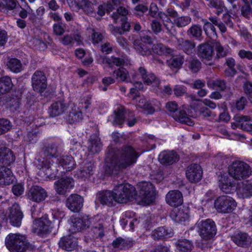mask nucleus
<instances>
[{
  "mask_svg": "<svg viewBox=\"0 0 252 252\" xmlns=\"http://www.w3.org/2000/svg\"><path fill=\"white\" fill-rule=\"evenodd\" d=\"M234 119L241 129L252 132V121L250 116L237 115Z\"/></svg>",
  "mask_w": 252,
  "mask_h": 252,
  "instance_id": "c9c22d12",
  "label": "nucleus"
},
{
  "mask_svg": "<svg viewBox=\"0 0 252 252\" xmlns=\"http://www.w3.org/2000/svg\"><path fill=\"white\" fill-rule=\"evenodd\" d=\"M89 32L92 33L91 38L94 44H97L102 41L104 38L103 34L97 32L94 28H89L88 29Z\"/></svg>",
  "mask_w": 252,
  "mask_h": 252,
  "instance_id": "4d7b16f0",
  "label": "nucleus"
},
{
  "mask_svg": "<svg viewBox=\"0 0 252 252\" xmlns=\"http://www.w3.org/2000/svg\"><path fill=\"white\" fill-rule=\"evenodd\" d=\"M138 72L141 75L144 83L147 85H152L153 86L158 87L160 84L159 79L153 73H148L144 67H140Z\"/></svg>",
  "mask_w": 252,
  "mask_h": 252,
  "instance_id": "b1692460",
  "label": "nucleus"
},
{
  "mask_svg": "<svg viewBox=\"0 0 252 252\" xmlns=\"http://www.w3.org/2000/svg\"><path fill=\"white\" fill-rule=\"evenodd\" d=\"M187 34L190 38L197 40L201 41L203 39L202 28L198 24L192 25L188 30Z\"/></svg>",
  "mask_w": 252,
  "mask_h": 252,
  "instance_id": "c03bdc74",
  "label": "nucleus"
},
{
  "mask_svg": "<svg viewBox=\"0 0 252 252\" xmlns=\"http://www.w3.org/2000/svg\"><path fill=\"white\" fill-rule=\"evenodd\" d=\"M164 25L168 32L171 35L174 36L177 34V31L175 26L176 25L174 24V22H172L170 19L167 21V23L164 24Z\"/></svg>",
  "mask_w": 252,
  "mask_h": 252,
  "instance_id": "338daca9",
  "label": "nucleus"
},
{
  "mask_svg": "<svg viewBox=\"0 0 252 252\" xmlns=\"http://www.w3.org/2000/svg\"><path fill=\"white\" fill-rule=\"evenodd\" d=\"M191 22V18L188 16L177 17L174 20V24L178 28H183L189 25Z\"/></svg>",
  "mask_w": 252,
  "mask_h": 252,
  "instance_id": "6e6d98bb",
  "label": "nucleus"
},
{
  "mask_svg": "<svg viewBox=\"0 0 252 252\" xmlns=\"http://www.w3.org/2000/svg\"><path fill=\"white\" fill-rule=\"evenodd\" d=\"M82 119V113L80 111L72 110L68 115V121L70 123L80 122Z\"/></svg>",
  "mask_w": 252,
  "mask_h": 252,
  "instance_id": "052dcab7",
  "label": "nucleus"
},
{
  "mask_svg": "<svg viewBox=\"0 0 252 252\" xmlns=\"http://www.w3.org/2000/svg\"><path fill=\"white\" fill-rule=\"evenodd\" d=\"M166 110L168 111L170 115L176 121H179L181 123L185 124L189 126H192L193 122L187 116L185 111L179 110L177 103L175 101H170L166 104Z\"/></svg>",
  "mask_w": 252,
  "mask_h": 252,
  "instance_id": "0eeeda50",
  "label": "nucleus"
},
{
  "mask_svg": "<svg viewBox=\"0 0 252 252\" xmlns=\"http://www.w3.org/2000/svg\"><path fill=\"white\" fill-rule=\"evenodd\" d=\"M207 2V6L210 8H214L216 10V14L219 15L221 13L225 5L222 0H205Z\"/></svg>",
  "mask_w": 252,
  "mask_h": 252,
  "instance_id": "8fccbe9b",
  "label": "nucleus"
},
{
  "mask_svg": "<svg viewBox=\"0 0 252 252\" xmlns=\"http://www.w3.org/2000/svg\"><path fill=\"white\" fill-rule=\"evenodd\" d=\"M201 68V63L196 58H192L189 62V68L192 73L198 72Z\"/></svg>",
  "mask_w": 252,
  "mask_h": 252,
  "instance_id": "bf43d9fd",
  "label": "nucleus"
},
{
  "mask_svg": "<svg viewBox=\"0 0 252 252\" xmlns=\"http://www.w3.org/2000/svg\"><path fill=\"white\" fill-rule=\"evenodd\" d=\"M184 62V58L183 55H179L173 57L169 62V65L170 67L180 68Z\"/></svg>",
  "mask_w": 252,
  "mask_h": 252,
  "instance_id": "13d9d810",
  "label": "nucleus"
},
{
  "mask_svg": "<svg viewBox=\"0 0 252 252\" xmlns=\"http://www.w3.org/2000/svg\"><path fill=\"white\" fill-rule=\"evenodd\" d=\"M8 68L15 73H18L22 70V64L21 61L16 58L10 59L6 63Z\"/></svg>",
  "mask_w": 252,
  "mask_h": 252,
  "instance_id": "3c124183",
  "label": "nucleus"
},
{
  "mask_svg": "<svg viewBox=\"0 0 252 252\" xmlns=\"http://www.w3.org/2000/svg\"><path fill=\"white\" fill-rule=\"evenodd\" d=\"M10 128V122L7 119H0V135L7 132Z\"/></svg>",
  "mask_w": 252,
  "mask_h": 252,
  "instance_id": "e2e57ef3",
  "label": "nucleus"
},
{
  "mask_svg": "<svg viewBox=\"0 0 252 252\" xmlns=\"http://www.w3.org/2000/svg\"><path fill=\"white\" fill-rule=\"evenodd\" d=\"M42 152L45 157L36 158L34 163L38 169L45 170L43 171L45 172V178L53 179L62 175L59 173V169H57L56 166H51L53 161L51 158H56L60 154L58 145L55 143L48 144L44 146ZM61 172L64 173L65 171H61Z\"/></svg>",
  "mask_w": 252,
  "mask_h": 252,
  "instance_id": "f03ea898",
  "label": "nucleus"
},
{
  "mask_svg": "<svg viewBox=\"0 0 252 252\" xmlns=\"http://www.w3.org/2000/svg\"><path fill=\"white\" fill-rule=\"evenodd\" d=\"M133 244L134 242L131 239L118 237L113 241L112 246L115 249L122 250L132 247Z\"/></svg>",
  "mask_w": 252,
  "mask_h": 252,
  "instance_id": "58836bf2",
  "label": "nucleus"
},
{
  "mask_svg": "<svg viewBox=\"0 0 252 252\" xmlns=\"http://www.w3.org/2000/svg\"><path fill=\"white\" fill-rule=\"evenodd\" d=\"M14 177L11 170L7 166H0V185L7 186L13 183Z\"/></svg>",
  "mask_w": 252,
  "mask_h": 252,
  "instance_id": "c756f323",
  "label": "nucleus"
},
{
  "mask_svg": "<svg viewBox=\"0 0 252 252\" xmlns=\"http://www.w3.org/2000/svg\"><path fill=\"white\" fill-rule=\"evenodd\" d=\"M82 4L79 6L87 14L93 13L94 10L93 6L97 3L96 0H82Z\"/></svg>",
  "mask_w": 252,
  "mask_h": 252,
  "instance_id": "864d4df0",
  "label": "nucleus"
},
{
  "mask_svg": "<svg viewBox=\"0 0 252 252\" xmlns=\"http://www.w3.org/2000/svg\"><path fill=\"white\" fill-rule=\"evenodd\" d=\"M94 168L95 166L93 161L85 160L80 165V169L75 176L78 178L85 180L93 175Z\"/></svg>",
  "mask_w": 252,
  "mask_h": 252,
  "instance_id": "6ab92c4d",
  "label": "nucleus"
},
{
  "mask_svg": "<svg viewBox=\"0 0 252 252\" xmlns=\"http://www.w3.org/2000/svg\"><path fill=\"white\" fill-rule=\"evenodd\" d=\"M27 195L29 199L38 203L44 201L48 196L46 190L38 186H32L30 188L27 192Z\"/></svg>",
  "mask_w": 252,
  "mask_h": 252,
  "instance_id": "ddd939ff",
  "label": "nucleus"
},
{
  "mask_svg": "<svg viewBox=\"0 0 252 252\" xmlns=\"http://www.w3.org/2000/svg\"><path fill=\"white\" fill-rule=\"evenodd\" d=\"M128 11L123 6H119L116 12L112 13L111 17L115 23L127 20Z\"/></svg>",
  "mask_w": 252,
  "mask_h": 252,
  "instance_id": "79ce46f5",
  "label": "nucleus"
},
{
  "mask_svg": "<svg viewBox=\"0 0 252 252\" xmlns=\"http://www.w3.org/2000/svg\"><path fill=\"white\" fill-rule=\"evenodd\" d=\"M32 86L34 91L42 93L47 88V78L44 73L37 70L32 78Z\"/></svg>",
  "mask_w": 252,
  "mask_h": 252,
  "instance_id": "dca6fc26",
  "label": "nucleus"
},
{
  "mask_svg": "<svg viewBox=\"0 0 252 252\" xmlns=\"http://www.w3.org/2000/svg\"><path fill=\"white\" fill-rule=\"evenodd\" d=\"M238 193L243 198H248L252 196V185L246 181L242 183L237 190Z\"/></svg>",
  "mask_w": 252,
  "mask_h": 252,
  "instance_id": "09e8293b",
  "label": "nucleus"
},
{
  "mask_svg": "<svg viewBox=\"0 0 252 252\" xmlns=\"http://www.w3.org/2000/svg\"><path fill=\"white\" fill-rule=\"evenodd\" d=\"M115 202L118 203H126L136 197L137 193L135 188L129 184H121L113 189Z\"/></svg>",
  "mask_w": 252,
  "mask_h": 252,
  "instance_id": "7ed1b4c3",
  "label": "nucleus"
},
{
  "mask_svg": "<svg viewBox=\"0 0 252 252\" xmlns=\"http://www.w3.org/2000/svg\"><path fill=\"white\" fill-rule=\"evenodd\" d=\"M99 61L101 63L107 65L110 68L113 67L114 65L117 66H123L125 63V61L124 59L117 58L114 56L110 58L106 56H100Z\"/></svg>",
  "mask_w": 252,
  "mask_h": 252,
  "instance_id": "f704fd0d",
  "label": "nucleus"
},
{
  "mask_svg": "<svg viewBox=\"0 0 252 252\" xmlns=\"http://www.w3.org/2000/svg\"><path fill=\"white\" fill-rule=\"evenodd\" d=\"M207 86L209 88L213 89L218 88L221 91H230V88L227 86L226 81L224 79H218L214 80H210L207 82Z\"/></svg>",
  "mask_w": 252,
  "mask_h": 252,
  "instance_id": "de8ad7c7",
  "label": "nucleus"
},
{
  "mask_svg": "<svg viewBox=\"0 0 252 252\" xmlns=\"http://www.w3.org/2000/svg\"><path fill=\"white\" fill-rule=\"evenodd\" d=\"M133 46L136 51L142 56H147L151 54V45L152 43V39L150 36L145 35L143 37L131 36Z\"/></svg>",
  "mask_w": 252,
  "mask_h": 252,
  "instance_id": "6e6552de",
  "label": "nucleus"
},
{
  "mask_svg": "<svg viewBox=\"0 0 252 252\" xmlns=\"http://www.w3.org/2000/svg\"><path fill=\"white\" fill-rule=\"evenodd\" d=\"M126 109L123 106H120L114 111V119L112 124L114 126H122L126 120Z\"/></svg>",
  "mask_w": 252,
  "mask_h": 252,
  "instance_id": "ea45409f",
  "label": "nucleus"
},
{
  "mask_svg": "<svg viewBox=\"0 0 252 252\" xmlns=\"http://www.w3.org/2000/svg\"><path fill=\"white\" fill-rule=\"evenodd\" d=\"M179 160V156L173 151H163L158 156L159 162L165 166H169L177 162Z\"/></svg>",
  "mask_w": 252,
  "mask_h": 252,
  "instance_id": "4be33fe9",
  "label": "nucleus"
},
{
  "mask_svg": "<svg viewBox=\"0 0 252 252\" xmlns=\"http://www.w3.org/2000/svg\"><path fill=\"white\" fill-rule=\"evenodd\" d=\"M202 173L201 166L196 163L189 165L186 171V177L191 183H196L200 181L202 177Z\"/></svg>",
  "mask_w": 252,
  "mask_h": 252,
  "instance_id": "a211bd4d",
  "label": "nucleus"
},
{
  "mask_svg": "<svg viewBox=\"0 0 252 252\" xmlns=\"http://www.w3.org/2000/svg\"><path fill=\"white\" fill-rule=\"evenodd\" d=\"M5 245L11 252H24L30 247L26 237L20 234H10L5 238Z\"/></svg>",
  "mask_w": 252,
  "mask_h": 252,
  "instance_id": "20e7f679",
  "label": "nucleus"
},
{
  "mask_svg": "<svg viewBox=\"0 0 252 252\" xmlns=\"http://www.w3.org/2000/svg\"><path fill=\"white\" fill-rule=\"evenodd\" d=\"M197 56L207 65H214L212 59L214 55L213 47L208 43H202L197 47Z\"/></svg>",
  "mask_w": 252,
  "mask_h": 252,
  "instance_id": "9b49d317",
  "label": "nucleus"
},
{
  "mask_svg": "<svg viewBox=\"0 0 252 252\" xmlns=\"http://www.w3.org/2000/svg\"><path fill=\"white\" fill-rule=\"evenodd\" d=\"M10 77L5 76L0 78V95L8 93L13 87Z\"/></svg>",
  "mask_w": 252,
  "mask_h": 252,
  "instance_id": "a18cd8bd",
  "label": "nucleus"
},
{
  "mask_svg": "<svg viewBox=\"0 0 252 252\" xmlns=\"http://www.w3.org/2000/svg\"><path fill=\"white\" fill-rule=\"evenodd\" d=\"M173 232L171 229L165 227H159L151 233L152 238L155 240H163L172 237Z\"/></svg>",
  "mask_w": 252,
  "mask_h": 252,
  "instance_id": "2f4dec72",
  "label": "nucleus"
},
{
  "mask_svg": "<svg viewBox=\"0 0 252 252\" xmlns=\"http://www.w3.org/2000/svg\"><path fill=\"white\" fill-rule=\"evenodd\" d=\"M236 207L235 201L228 196H220L215 201V207L220 213H230L235 209Z\"/></svg>",
  "mask_w": 252,
  "mask_h": 252,
  "instance_id": "9d476101",
  "label": "nucleus"
},
{
  "mask_svg": "<svg viewBox=\"0 0 252 252\" xmlns=\"http://www.w3.org/2000/svg\"><path fill=\"white\" fill-rule=\"evenodd\" d=\"M90 220L93 223L91 231L94 234L93 238H102L104 235L103 220H97L96 218Z\"/></svg>",
  "mask_w": 252,
  "mask_h": 252,
  "instance_id": "4c0bfd02",
  "label": "nucleus"
},
{
  "mask_svg": "<svg viewBox=\"0 0 252 252\" xmlns=\"http://www.w3.org/2000/svg\"><path fill=\"white\" fill-rule=\"evenodd\" d=\"M23 216V212L18 203H15L9 207L7 217L12 225L16 227L20 226L21 225Z\"/></svg>",
  "mask_w": 252,
  "mask_h": 252,
  "instance_id": "f8f14e48",
  "label": "nucleus"
},
{
  "mask_svg": "<svg viewBox=\"0 0 252 252\" xmlns=\"http://www.w3.org/2000/svg\"><path fill=\"white\" fill-rule=\"evenodd\" d=\"M154 107L151 103L145 98L140 99L137 104V106L143 109L147 114H153L156 110L160 108V103Z\"/></svg>",
  "mask_w": 252,
  "mask_h": 252,
  "instance_id": "37998d69",
  "label": "nucleus"
},
{
  "mask_svg": "<svg viewBox=\"0 0 252 252\" xmlns=\"http://www.w3.org/2000/svg\"><path fill=\"white\" fill-rule=\"evenodd\" d=\"M68 108L67 104L63 101H58L53 103L49 108L50 116L52 117L63 114Z\"/></svg>",
  "mask_w": 252,
  "mask_h": 252,
  "instance_id": "72a5a7b5",
  "label": "nucleus"
},
{
  "mask_svg": "<svg viewBox=\"0 0 252 252\" xmlns=\"http://www.w3.org/2000/svg\"><path fill=\"white\" fill-rule=\"evenodd\" d=\"M111 11H112L111 5L104 3L98 6L97 14L100 16H103L105 15V12L109 13Z\"/></svg>",
  "mask_w": 252,
  "mask_h": 252,
  "instance_id": "680f3d73",
  "label": "nucleus"
},
{
  "mask_svg": "<svg viewBox=\"0 0 252 252\" xmlns=\"http://www.w3.org/2000/svg\"><path fill=\"white\" fill-rule=\"evenodd\" d=\"M2 8H5L9 10L14 9L17 5L16 2L15 0H2Z\"/></svg>",
  "mask_w": 252,
  "mask_h": 252,
  "instance_id": "774afa93",
  "label": "nucleus"
},
{
  "mask_svg": "<svg viewBox=\"0 0 252 252\" xmlns=\"http://www.w3.org/2000/svg\"><path fill=\"white\" fill-rule=\"evenodd\" d=\"M101 149L102 143L100 138L95 134L91 135L88 140V151L94 154L99 153Z\"/></svg>",
  "mask_w": 252,
  "mask_h": 252,
  "instance_id": "473e14b6",
  "label": "nucleus"
},
{
  "mask_svg": "<svg viewBox=\"0 0 252 252\" xmlns=\"http://www.w3.org/2000/svg\"><path fill=\"white\" fill-rule=\"evenodd\" d=\"M229 175L236 180H242L249 177L252 174V169L247 163L240 160L233 161L229 166Z\"/></svg>",
  "mask_w": 252,
  "mask_h": 252,
  "instance_id": "39448f33",
  "label": "nucleus"
},
{
  "mask_svg": "<svg viewBox=\"0 0 252 252\" xmlns=\"http://www.w3.org/2000/svg\"><path fill=\"white\" fill-rule=\"evenodd\" d=\"M69 231L71 233H76L88 228L91 224V221L88 217H72Z\"/></svg>",
  "mask_w": 252,
  "mask_h": 252,
  "instance_id": "2eb2a0df",
  "label": "nucleus"
},
{
  "mask_svg": "<svg viewBox=\"0 0 252 252\" xmlns=\"http://www.w3.org/2000/svg\"><path fill=\"white\" fill-rule=\"evenodd\" d=\"M231 240L238 246L248 248L252 244V239L247 233L239 231L231 236Z\"/></svg>",
  "mask_w": 252,
  "mask_h": 252,
  "instance_id": "f3484780",
  "label": "nucleus"
},
{
  "mask_svg": "<svg viewBox=\"0 0 252 252\" xmlns=\"http://www.w3.org/2000/svg\"><path fill=\"white\" fill-rule=\"evenodd\" d=\"M215 48L216 51V57L218 59L226 57L230 53L229 50L223 47L220 42H216L215 44Z\"/></svg>",
  "mask_w": 252,
  "mask_h": 252,
  "instance_id": "5fc2aeb1",
  "label": "nucleus"
},
{
  "mask_svg": "<svg viewBox=\"0 0 252 252\" xmlns=\"http://www.w3.org/2000/svg\"><path fill=\"white\" fill-rule=\"evenodd\" d=\"M59 171L63 168L65 171L73 170L76 165L74 158L70 156H63L58 159Z\"/></svg>",
  "mask_w": 252,
  "mask_h": 252,
  "instance_id": "7c9ffc66",
  "label": "nucleus"
},
{
  "mask_svg": "<svg viewBox=\"0 0 252 252\" xmlns=\"http://www.w3.org/2000/svg\"><path fill=\"white\" fill-rule=\"evenodd\" d=\"M139 194L136 195L137 200H139L144 204L149 205L155 198L156 191L152 183L143 182L138 185Z\"/></svg>",
  "mask_w": 252,
  "mask_h": 252,
  "instance_id": "423d86ee",
  "label": "nucleus"
},
{
  "mask_svg": "<svg viewBox=\"0 0 252 252\" xmlns=\"http://www.w3.org/2000/svg\"><path fill=\"white\" fill-rule=\"evenodd\" d=\"M176 249L181 252H189L193 247L191 241L186 239H180L175 243Z\"/></svg>",
  "mask_w": 252,
  "mask_h": 252,
  "instance_id": "49530a36",
  "label": "nucleus"
},
{
  "mask_svg": "<svg viewBox=\"0 0 252 252\" xmlns=\"http://www.w3.org/2000/svg\"><path fill=\"white\" fill-rule=\"evenodd\" d=\"M181 208H175L170 214V217L175 222L178 223L184 222L189 219L188 211Z\"/></svg>",
  "mask_w": 252,
  "mask_h": 252,
  "instance_id": "e433bc0d",
  "label": "nucleus"
},
{
  "mask_svg": "<svg viewBox=\"0 0 252 252\" xmlns=\"http://www.w3.org/2000/svg\"><path fill=\"white\" fill-rule=\"evenodd\" d=\"M15 160V157L10 149L5 147H0V165L10 166Z\"/></svg>",
  "mask_w": 252,
  "mask_h": 252,
  "instance_id": "393cba45",
  "label": "nucleus"
},
{
  "mask_svg": "<svg viewBox=\"0 0 252 252\" xmlns=\"http://www.w3.org/2000/svg\"><path fill=\"white\" fill-rule=\"evenodd\" d=\"M106 154V171L109 174H117L120 170L133 165L139 157L135 149L128 145L119 149L109 147Z\"/></svg>",
  "mask_w": 252,
  "mask_h": 252,
  "instance_id": "f257e3e1",
  "label": "nucleus"
},
{
  "mask_svg": "<svg viewBox=\"0 0 252 252\" xmlns=\"http://www.w3.org/2000/svg\"><path fill=\"white\" fill-rule=\"evenodd\" d=\"M113 76L119 82H129L130 81L128 71L123 67H120L114 71Z\"/></svg>",
  "mask_w": 252,
  "mask_h": 252,
  "instance_id": "a19ab883",
  "label": "nucleus"
},
{
  "mask_svg": "<svg viewBox=\"0 0 252 252\" xmlns=\"http://www.w3.org/2000/svg\"><path fill=\"white\" fill-rule=\"evenodd\" d=\"M218 182L219 187L223 192L229 193L235 190V183L227 175L220 174Z\"/></svg>",
  "mask_w": 252,
  "mask_h": 252,
  "instance_id": "412c9836",
  "label": "nucleus"
},
{
  "mask_svg": "<svg viewBox=\"0 0 252 252\" xmlns=\"http://www.w3.org/2000/svg\"><path fill=\"white\" fill-rule=\"evenodd\" d=\"M241 14L246 18H249L252 13V8L249 3L244 4L241 8Z\"/></svg>",
  "mask_w": 252,
  "mask_h": 252,
  "instance_id": "69168bd1",
  "label": "nucleus"
},
{
  "mask_svg": "<svg viewBox=\"0 0 252 252\" xmlns=\"http://www.w3.org/2000/svg\"><path fill=\"white\" fill-rule=\"evenodd\" d=\"M203 30L207 35L209 34V30H210L211 32V33L213 35H217L216 30L214 26L211 23L207 21V20H205L204 22Z\"/></svg>",
  "mask_w": 252,
  "mask_h": 252,
  "instance_id": "0e129e2a",
  "label": "nucleus"
},
{
  "mask_svg": "<svg viewBox=\"0 0 252 252\" xmlns=\"http://www.w3.org/2000/svg\"><path fill=\"white\" fill-rule=\"evenodd\" d=\"M54 186L57 193L63 195L73 187L74 181L71 178H62L55 182Z\"/></svg>",
  "mask_w": 252,
  "mask_h": 252,
  "instance_id": "aec40b11",
  "label": "nucleus"
},
{
  "mask_svg": "<svg viewBox=\"0 0 252 252\" xmlns=\"http://www.w3.org/2000/svg\"><path fill=\"white\" fill-rule=\"evenodd\" d=\"M197 225L199 235L204 240L210 239L216 234V224L211 219L198 221Z\"/></svg>",
  "mask_w": 252,
  "mask_h": 252,
  "instance_id": "1a4fd4ad",
  "label": "nucleus"
},
{
  "mask_svg": "<svg viewBox=\"0 0 252 252\" xmlns=\"http://www.w3.org/2000/svg\"><path fill=\"white\" fill-rule=\"evenodd\" d=\"M66 205L71 211L78 212L83 205V198L78 194H71L66 200Z\"/></svg>",
  "mask_w": 252,
  "mask_h": 252,
  "instance_id": "5701e85b",
  "label": "nucleus"
},
{
  "mask_svg": "<svg viewBox=\"0 0 252 252\" xmlns=\"http://www.w3.org/2000/svg\"><path fill=\"white\" fill-rule=\"evenodd\" d=\"M195 43L191 40L184 39L182 38L177 40V48L183 51L188 55H191L194 53Z\"/></svg>",
  "mask_w": 252,
  "mask_h": 252,
  "instance_id": "c85d7f7f",
  "label": "nucleus"
},
{
  "mask_svg": "<svg viewBox=\"0 0 252 252\" xmlns=\"http://www.w3.org/2000/svg\"><path fill=\"white\" fill-rule=\"evenodd\" d=\"M166 201L170 206L178 207L183 202L182 193L178 190L169 191L166 195Z\"/></svg>",
  "mask_w": 252,
  "mask_h": 252,
  "instance_id": "bb28decb",
  "label": "nucleus"
},
{
  "mask_svg": "<svg viewBox=\"0 0 252 252\" xmlns=\"http://www.w3.org/2000/svg\"><path fill=\"white\" fill-rule=\"evenodd\" d=\"M153 52L158 55H166L172 53L173 50L162 43L154 44L152 47Z\"/></svg>",
  "mask_w": 252,
  "mask_h": 252,
  "instance_id": "603ef678",
  "label": "nucleus"
},
{
  "mask_svg": "<svg viewBox=\"0 0 252 252\" xmlns=\"http://www.w3.org/2000/svg\"><path fill=\"white\" fill-rule=\"evenodd\" d=\"M96 199L101 204L112 206L114 202H115V193L114 190H102L97 193Z\"/></svg>",
  "mask_w": 252,
  "mask_h": 252,
  "instance_id": "a878e982",
  "label": "nucleus"
},
{
  "mask_svg": "<svg viewBox=\"0 0 252 252\" xmlns=\"http://www.w3.org/2000/svg\"><path fill=\"white\" fill-rule=\"evenodd\" d=\"M54 227L53 223L46 217L35 220L33 223V228L38 234H48Z\"/></svg>",
  "mask_w": 252,
  "mask_h": 252,
  "instance_id": "4468645a",
  "label": "nucleus"
},
{
  "mask_svg": "<svg viewBox=\"0 0 252 252\" xmlns=\"http://www.w3.org/2000/svg\"><path fill=\"white\" fill-rule=\"evenodd\" d=\"M59 245L63 250L66 251H72L78 246V241L75 237L71 235H68L61 238L59 242Z\"/></svg>",
  "mask_w": 252,
  "mask_h": 252,
  "instance_id": "cd10ccee",
  "label": "nucleus"
}]
</instances>
